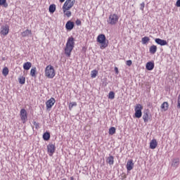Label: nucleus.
Here are the masks:
<instances>
[{
	"label": "nucleus",
	"mask_w": 180,
	"mask_h": 180,
	"mask_svg": "<svg viewBox=\"0 0 180 180\" xmlns=\"http://www.w3.org/2000/svg\"><path fill=\"white\" fill-rule=\"evenodd\" d=\"M50 132L46 131L45 133H44L43 134V139L44 140V141H49V140H50Z\"/></svg>",
	"instance_id": "23"
},
{
	"label": "nucleus",
	"mask_w": 180,
	"mask_h": 180,
	"mask_svg": "<svg viewBox=\"0 0 180 180\" xmlns=\"http://www.w3.org/2000/svg\"><path fill=\"white\" fill-rule=\"evenodd\" d=\"M141 110H143V105H141V104H136L134 108V117H136V119H140V117L143 116V112H141Z\"/></svg>",
	"instance_id": "4"
},
{
	"label": "nucleus",
	"mask_w": 180,
	"mask_h": 180,
	"mask_svg": "<svg viewBox=\"0 0 180 180\" xmlns=\"http://www.w3.org/2000/svg\"><path fill=\"white\" fill-rule=\"evenodd\" d=\"M54 103H56V99L51 97L49 100L46 102V109L47 110H51V108L54 106Z\"/></svg>",
	"instance_id": "9"
},
{
	"label": "nucleus",
	"mask_w": 180,
	"mask_h": 180,
	"mask_svg": "<svg viewBox=\"0 0 180 180\" xmlns=\"http://www.w3.org/2000/svg\"><path fill=\"white\" fill-rule=\"evenodd\" d=\"M154 62H148L146 63V68L148 71H153V70H154Z\"/></svg>",
	"instance_id": "17"
},
{
	"label": "nucleus",
	"mask_w": 180,
	"mask_h": 180,
	"mask_svg": "<svg viewBox=\"0 0 180 180\" xmlns=\"http://www.w3.org/2000/svg\"><path fill=\"white\" fill-rule=\"evenodd\" d=\"M19 84L21 85H25V83L26 82V78L23 76L18 78Z\"/></svg>",
	"instance_id": "26"
},
{
	"label": "nucleus",
	"mask_w": 180,
	"mask_h": 180,
	"mask_svg": "<svg viewBox=\"0 0 180 180\" xmlns=\"http://www.w3.org/2000/svg\"><path fill=\"white\" fill-rule=\"evenodd\" d=\"M145 6H146V4L144 2H143L140 4V9H141V11H142V12H144Z\"/></svg>",
	"instance_id": "35"
},
{
	"label": "nucleus",
	"mask_w": 180,
	"mask_h": 180,
	"mask_svg": "<svg viewBox=\"0 0 180 180\" xmlns=\"http://www.w3.org/2000/svg\"><path fill=\"white\" fill-rule=\"evenodd\" d=\"M62 180H67V179H63Z\"/></svg>",
	"instance_id": "44"
},
{
	"label": "nucleus",
	"mask_w": 180,
	"mask_h": 180,
	"mask_svg": "<svg viewBox=\"0 0 180 180\" xmlns=\"http://www.w3.org/2000/svg\"><path fill=\"white\" fill-rule=\"evenodd\" d=\"M108 99H115V92L110 91L108 94Z\"/></svg>",
	"instance_id": "33"
},
{
	"label": "nucleus",
	"mask_w": 180,
	"mask_h": 180,
	"mask_svg": "<svg viewBox=\"0 0 180 180\" xmlns=\"http://www.w3.org/2000/svg\"><path fill=\"white\" fill-rule=\"evenodd\" d=\"M150 41V37H144L141 39V43L142 44H147Z\"/></svg>",
	"instance_id": "27"
},
{
	"label": "nucleus",
	"mask_w": 180,
	"mask_h": 180,
	"mask_svg": "<svg viewBox=\"0 0 180 180\" xmlns=\"http://www.w3.org/2000/svg\"><path fill=\"white\" fill-rule=\"evenodd\" d=\"M63 11L65 16H67V18H70L71 15H72V13L70 11V9H67V7L63 6Z\"/></svg>",
	"instance_id": "18"
},
{
	"label": "nucleus",
	"mask_w": 180,
	"mask_h": 180,
	"mask_svg": "<svg viewBox=\"0 0 180 180\" xmlns=\"http://www.w3.org/2000/svg\"><path fill=\"white\" fill-rule=\"evenodd\" d=\"M75 4V0H66L63 5V7L67 8V9H71V8L74 6Z\"/></svg>",
	"instance_id": "10"
},
{
	"label": "nucleus",
	"mask_w": 180,
	"mask_h": 180,
	"mask_svg": "<svg viewBox=\"0 0 180 180\" xmlns=\"http://www.w3.org/2000/svg\"><path fill=\"white\" fill-rule=\"evenodd\" d=\"M0 6L8 8V3H6V0H0Z\"/></svg>",
	"instance_id": "31"
},
{
	"label": "nucleus",
	"mask_w": 180,
	"mask_h": 180,
	"mask_svg": "<svg viewBox=\"0 0 180 180\" xmlns=\"http://www.w3.org/2000/svg\"><path fill=\"white\" fill-rule=\"evenodd\" d=\"M23 68L26 71H29V70H30V68H32V63H30V62L25 63L23 65Z\"/></svg>",
	"instance_id": "21"
},
{
	"label": "nucleus",
	"mask_w": 180,
	"mask_h": 180,
	"mask_svg": "<svg viewBox=\"0 0 180 180\" xmlns=\"http://www.w3.org/2000/svg\"><path fill=\"white\" fill-rule=\"evenodd\" d=\"M106 163L109 164V165H113L115 164V157L112 155H109V157L106 158Z\"/></svg>",
	"instance_id": "15"
},
{
	"label": "nucleus",
	"mask_w": 180,
	"mask_h": 180,
	"mask_svg": "<svg viewBox=\"0 0 180 180\" xmlns=\"http://www.w3.org/2000/svg\"><path fill=\"white\" fill-rule=\"evenodd\" d=\"M49 11L50 13H54V12H56V4L50 5Z\"/></svg>",
	"instance_id": "25"
},
{
	"label": "nucleus",
	"mask_w": 180,
	"mask_h": 180,
	"mask_svg": "<svg viewBox=\"0 0 180 180\" xmlns=\"http://www.w3.org/2000/svg\"><path fill=\"white\" fill-rule=\"evenodd\" d=\"M30 34H32V30L29 29H27L21 33L22 37H27V36H30Z\"/></svg>",
	"instance_id": "20"
},
{
	"label": "nucleus",
	"mask_w": 180,
	"mask_h": 180,
	"mask_svg": "<svg viewBox=\"0 0 180 180\" xmlns=\"http://www.w3.org/2000/svg\"><path fill=\"white\" fill-rule=\"evenodd\" d=\"M115 74H119V69L117 68V67L115 68Z\"/></svg>",
	"instance_id": "40"
},
{
	"label": "nucleus",
	"mask_w": 180,
	"mask_h": 180,
	"mask_svg": "<svg viewBox=\"0 0 180 180\" xmlns=\"http://www.w3.org/2000/svg\"><path fill=\"white\" fill-rule=\"evenodd\" d=\"M45 76L51 79H53V77H56V70H54V67H53V65H49L46 67Z\"/></svg>",
	"instance_id": "3"
},
{
	"label": "nucleus",
	"mask_w": 180,
	"mask_h": 180,
	"mask_svg": "<svg viewBox=\"0 0 180 180\" xmlns=\"http://www.w3.org/2000/svg\"><path fill=\"white\" fill-rule=\"evenodd\" d=\"M97 42L100 44V49L104 50L108 46H109V41L106 39V36L103 34H101L97 37Z\"/></svg>",
	"instance_id": "2"
},
{
	"label": "nucleus",
	"mask_w": 180,
	"mask_h": 180,
	"mask_svg": "<svg viewBox=\"0 0 180 180\" xmlns=\"http://www.w3.org/2000/svg\"><path fill=\"white\" fill-rule=\"evenodd\" d=\"M2 74L4 77H6V75H8V74H9V69L7 67H5L3 69Z\"/></svg>",
	"instance_id": "30"
},
{
	"label": "nucleus",
	"mask_w": 180,
	"mask_h": 180,
	"mask_svg": "<svg viewBox=\"0 0 180 180\" xmlns=\"http://www.w3.org/2000/svg\"><path fill=\"white\" fill-rule=\"evenodd\" d=\"M75 23H76L77 26H81V25H82V22H81L79 19H77L75 21Z\"/></svg>",
	"instance_id": "36"
},
{
	"label": "nucleus",
	"mask_w": 180,
	"mask_h": 180,
	"mask_svg": "<svg viewBox=\"0 0 180 180\" xmlns=\"http://www.w3.org/2000/svg\"><path fill=\"white\" fill-rule=\"evenodd\" d=\"M119 22V16L116 14H111L110 15L108 20V23L109 25H116Z\"/></svg>",
	"instance_id": "5"
},
{
	"label": "nucleus",
	"mask_w": 180,
	"mask_h": 180,
	"mask_svg": "<svg viewBox=\"0 0 180 180\" xmlns=\"http://www.w3.org/2000/svg\"><path fill=\"white\" fill-rule=\"evenodd\" d=\"M82 51H84V52L85 53V51H86V48L83 47V48H82Z\"/></svg>",
	"instance_id": "41"
},
{
	"label": "nucleus",
	"mask_w": 180,
	"mask_h": 180,
	"mask_svg": "<svg viewBox=\"0 0 180 180\" xmlns=\"http://www.w3.org/2000/svg\"><path fill=\"white\" fill-rule=\"evenodd\" d=\"M47 151H48L49 155L50 157H53V154L56 153V145L53 143H49L47 146Z\"/></svg>",
	"instance_id": "8"
},
{
	"label": "nucleus",
	"mask_w": 180,
	"mask_h": 180,
	"mask_svg": "<svg viewBox=\"0 0 180 180\" xmlns=\"http://www.w3.org/2000/svg\"><path fill=\"white\" fill-rule=\"evenodd\" d=\"M172 167L174 168H178V167H179V158H176L172 160Z\"/></svg>",
	"instance_id": "19"
},
{
	"label": "nucleus",
	"mask_w": 180,
	"mask_h": 180,
	"mask_svg": "<svg viewBox=\"0 0 180 180\" xmlns=\"http://www.w3.org/2000/svg\"><path fill=\"white\" fill-rule=\"evenodd\" d=\"M75 46V39L72 37H70L68 39L66 46L65 47V54L67 57H71V53L74 50Z\"/></svg>",
	"instance_id": "1"
},
{
	"label": "nucleus",
	"mask_w": 180,
	"mask_h": 180,
	"mask_svg": "<svg viewBox=\"0 0 180 180\" xmlns=\"http://www.w3.org/2000/svg\"><path fill=\"white\" fill-rule=\"evenodd\" d=\"M176 6H177V8H180V0H177L176 3Z\"/></svg>",
	"instance_id": "39"
},
{
	"label": "nucleus",
	"mask_w": 180,
	"mask_h": 180,
	"mask_svg": "<svg viewBox=\"0 0 180 180\" xmlns=\"http://www.w3.org/2000/svg\"><path fill=\"white\" fill-rule=\"evenodd\" d=\"M75 26V23H74V22L71 20H68L65 24V29L68 32H71V30L74 29Z\"/></svg>",
	"instance_id": "11"
},
{
	"label": "nucleus",
	"mask_w": 180,
	"mask_h": 180,
	"mask_svg": "<svg viewBox=\"0 0 180 180\" xmlns=\"http://www.w3.org/2000/svg\"><path fill=\"white\" fill-rule=\"evenodd\" d=\"M59 1H60V2L63 3V2H64L65 0H59Z\"/></svg>",
	"instance_id": "42"
},
{
	"label": "nucleus",
	"mask_w": 180,
	"mask_h": 180,
	"mask_svg": "<svg viewBox=\"0 0 180 180\" xmlns=\"http://www.w3.org/2000/svg\"><path fill=\"white\" fill-rule=\"evenodd\" d=\"M149 51L150 54H155L157 53V46L152 45L149 49Z\"/></svg>",
	"instance_id": "24"
},
{
	"label": "nucleus",
	"mask_w": 180,
	"mask_h": 180,
	"mask_svg": "<svg viewBox=\"0 0 180 180\" xmlns=\"http://www.w3.org/2000/svg\"><path fill=\"white\" fill-rule=\"evenodd\" d=\"M70 180H74V176H71Z\"/></svg>",
	"instance_id": "43"
},
{
	"label": "nucleus",
	"mask_w": 180,
	"mask_h": 180,
	"mask_svg": "<svg viewBox=\"0 0 180 180\" xmlns=\"http://www.w3.org/2000/svg\"><path fill=\"white\" fill-rule=\"evenodd\" d=\"M116 134V128H115V127H112L110 128L109 129V134L110 136H113V134Z\"/></svg>",
	"instance_id": "28"
},
{
	"label": "nucleus",
	"mask_w": 180,
	"mask_h": 180,
	"mask_svg": "<svg viewBox=\"0 0 180 180\" xmlns=\"http://www.w3.org/2000/svg\"><path fill=\"white\" fill-rule=\"evenodd\" d=\"M74 106H77V102H71V103H70V104H69V109L70 110H72V108H74Z\"/></svg>",
	"instance_id": "34"
},
{
	"label": "nucleus",
	"mask_w": 180,
	"mask_h": 180,
	"mask_svg": "<svg viewBox=\"0 0 180 180\" xmlns=\"http://www.w3.org/2000/svg\"><path fill=\"white\" fill-rule=\"evenodd\" d=\"M33 124H34V126H35L36 129H39V123L34 122Z\"/></svg>",
	"instance_id": "38"
},
{
	"label": "nucleus",
	"mask_w": 180,
	"mask_h": 180,
	"mask_svg": "<svg viewBox=\"0 0 180 180\" xmlns=\"http://www.w3.org/2000/svg\"><path fill=\"white\" fill-rule=\"evenodd\" d=\"M150 117H151V115H150V110L147 109L146 111L143 112V115L144 123H148Z\"/></svg>",
	"instance_id": "12"
},
{
	"label": "nucleus",
	"mask_w": 180,
	"mask_h": 180,
	"mask_svg": "<svg viewBox=\"0 0 180 180\" xmlns=\"http://www.w3.org/2000/svg\"><path fill=\"white\" fill-rule=\"evenodd\" d=\"M20 117L23 123L27 122V112L25 108H22L20 111Z\"/></svg>",
	"instance_id": "6"
},
{
	"label": "nucleus",
	"mask_w": 180,
	"mask_h": 180,
	"mask_svg": "<svg viewBox=\"0 0 180 180\" xmlns=\"http://www.w3.org/2000/svg\"><path fill=\"white\" fill-rule=\"evenodd\" d=\"M169 108V105L168 104V102H164L161 105V110H163L164 112H167V110Z\"/></svg>",
	"instance_id": "22"
},
{
	"label": "nucleus",
	"mask_w": 180,
	"mask_h": 180,
	"mask_svg": "<svg viewBox=\"0 0 180 180\" xmlns=\"http://www.w3.org/2000/svg\"><path fill=\"white\" fill-rule=\"evenodd\" d=\"M157 146H158V142H157V139H153L150 142V148H151V150H155V148H157Z\"/></svg>",
	"instance_id": "16"
},
{
	"label": "nucleus",
	"mask_w": 180,
	"mask_h": 180,
	"mask_svg": "<svg viewBox=\"0 0 180 180\" xmlns=\"http://www.w3.org/2000/svg\"><path fill=\"white\" fill-rule=\"evenodd\" d=\"M155 43H157V44H159L160 46H167V44H168V42H167V41L161 39L160 38H156L155 39Z\"/></svg>",
	"instance_id": "14"
},
{
	"label": "nucleus",
	"mask_w": 180,
	"mask_h": 180,
	"mask_svg": "<svg viewBox=\"0 0 180 180\" xmlns=\"http://www.w3.org/2000/svg\"><path fill=\"white\" fill-rule=\"evenodd\" d=\"M126 64H127V65H128V67H131V64H133V62H131V60H129L127 61Z\"/></svg>",
	"instance_id": "37"
},
{
	"label": "nucleus",
	"mask_w": 180,
	"mask_h": 180,
	"mask_svg": "<svg viewBox=\"0 0 180 180\" xmlns=\"http://www.w3.org/2000/svg\"><path fill=\"white\" fill-rule=\"evenodd\" d=\"M134 168V163L133 162V160H129L127 162V171H131Z\"/></svg>",
	"instance_id": "13"
},
{
	"label": "nucleus",
	"mask_w": 180,
	"mask_h": 180,
	"mask_svg": "<svg viewBox=\"0 0 180 180\" xmlns=\"http://www.w3.org/2000/svg\"><path fill=\"white\" fill-rule=\"evenodd\" d=\"M36 68H32L30 71V75L31 77H33L34 78H36Z\"/></svg>",
	"instance_id": "29"
},
{
	"label": "nucleus",
	"mask_w": 180,
	"mask_h": 180,
	"mask_svg": "<svg viewBox=\"0 0 180 180\" xmlns=\"http://www.w3.org/2000/svg\"><path fill=\"white\" fill-rule=\"evenodd\" d=\"M8 34H9V25H8V24H6L5 25H2L1 27L0 34L1 36H8Z\"/></svg>",
	"instance_id": "7"
},
{
	"label": "nucleus",
	"mask_w": 180,
	"mask_h": 180,
	"mask_svg": "<svg viewBox=\"0 0 180 180\" xmlns=\"http://www.w3.org/2000/svg\"><path fill=\"white\" fill-rule=\"evenodd\" d=\"M124 178H126V175L124 176Z\"/></svg>",
	"instance_id": "45"
},
{
	"label": "nucleus",
	"mask_w": 180,
	"mask_h": 180,
	"mask_svg": "<svg viewBox=\"0 0 180 180\" xmlns=\"http://www.w3.org/2000/svg\"><path fill=\"white\" fill-rule=\"evenodd\" d=\"M96 75H98V70H92L91 73V78H96Z\"/></svg>",
	"instance_id": "32"
}]
</instances>
